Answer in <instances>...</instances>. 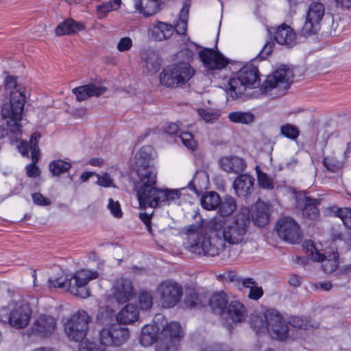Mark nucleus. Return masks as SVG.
Segmentation results:
<instances>
[{"label":"nucleus","mask_w":351,"mask_h":351,"mask_svg":"<svg viewBox=\"0 0 351 351\" xmlns=\"http://www.w3.org/2000/svg\"><path fill=\"white\" fill-rule=\"evenodd\" d=\"M250 210L241 207L227 222L222 237H209L199 234L191 238L189 250L197 255L215 256L223 252L226 243L229 245H243L247 241V233L250 226Z\"/></svg>","instance_id":"obj_1"},{"label":"nucleus","mask_w":351,"mask_h":351,"mask_svg":"<svg viewBox=\"0 0 351 351\" xmlns=\"http://www.w3.org/2000/svg\"><path fill=\"white\" fill-rule=\"evenodd\" d=\"M136 173L140 184L137 196L141 206L161 207L169 205L180 197L181 193L178 189H162L155 186L157 173L151 165L136 166Z\"/></svg>","instance_id":"obj_2"},{"label":"nucleus","mask_w":351,"mask_h":351,"mask_svg":"<svg viewBox=\"0 0 351 351\" xmlns=\"http://www.w3.org/2000/svg\"><path fill=\"white\" fill-rule=\"evenodd\" d=\"M158 330L154 324L145 325L141 330V344L149 346L158 342L157 351H176L182 337L180 324L176 322L167 324L159 334Z\"/></svg>","instance_id":"obj_3"},{"label":"nucleus","mask_w":351,"mask_h":351,"mask_svg":"<svg viewBox=\"0 0 351 351\" xmlns=\"http://www.w3.org/2000/svg\"><path fill=\"white\" fill-rule=\"evenodd\" d=\"M26 102L25 95L15 92L11 94L9 101L0 105V117L3 123L8 127L10 133L16 136L22 132L21 121Z\"/></svg>","instance_id":"obj_4"},{"label":"nucleus","mask_w":351,"mask_h":351,"mask_svg":"<svg viewBox=\"0 0 351 351\" xmlns=\"http://www.w3.org/2000/svg\"><path fill=\"white\" fill-rule=\"evenodd\" d=\"M261 79L258 69L252 64L243 66L237 77L228 80L226 88L227 95L233 100L242 98L247 88L259 87Z\"/></svg>","instance_id":"obj_5"},{"label":"nucleus","mask_w":351,"mask_h":351,"mask_svg":"<svg viewBox=\"0 0 351 351\" xmlns=\"http://www.w3.org/2000/svg\"><path fill=\"white\" fill-rule=\"evenodd\" d=\"M195 73V69L189 63L173 64L163 69L160 73V82L166 87L176 88L187 83Z\"/></svg>","instance_id":"obj_6"},{"label":"nucleus","mask_w":351,"mask_h":351,"mask_svg":"<svg viewBox=\"0 0 351 351\" xmlns=\"http://www.w3.org/2000/svg\"><path fill=\"white\" fill-rule=\"evenodd\" d=\"M91 317L84 310L78 311L64 324V331L71 341H81L86 336Z\"/></svg>","instance_id":"obj_7"},{"label":"nucleus","mask_w":351,"mask_h":351,"mask_svg":"<svg viewBox=\"0 0 351 351\" xmlns=\"http://www.w3.org/2000/svg\"><path fill=\"white\" fill-rule=\"evenodd\" d=\"M293 82L292 71L287 66H282L276 70L271 75H268L261 86L262 93H267L273 89L278 88L283 95Z\"/></svg>","instance_id":"obj_8"},{"label":"nucleus","mask_w":351,"mask_h":351,"mask_svg":"<svg viewBox=\"0 0 351 351\" xmlns=\"http://www.w3.org/2000/svg\"><path fill=\"white\" fill-rule=\"evenodd\" d=\"M159 300L165 308L176 306L181 300L183 289L181 285L172 280H165L158 287Z\"/></svg>","instance_id":"obj_9"},{"label":"nucleus","mask_w":351,"mask_h":351,"mask_svg":"<svg viewBox=\"0 0 351 351\" xmlns=\"http://www.w3.org/2000/svg\"><path fill=\"white\" fill-rule=\"evenodd\" d=\"M325 13V7L320 2H312L306 15V20L301 29L304 37L315 35L320 29V23Z\"/></svg>","instance_id":"obj_10"},{"label":"nucleus","mask_w":351,"mask_h":351,"mask_svg":"<svg viewBox=\"0 0 351 351\" xmlns=\"http://www.w3.org/2000/svg\"><path fill=\"white\" fill-rule=\"evenodd\" d=\"M9 324L16 329L26 327L30 321L32 309L23 301L10 302L7 306Z\"/></svg>","instance_id":"obj_11"},{"label":"nucleus","mask_w":351,"mask_h":351,"mask_svg":"<svg viewBox=\"0 0 351 351\" xmlns=\"http://www.w3.org/2000/svg\"><path fill=\"white\" fill-rule=\"evenodd\" d=\"M128 328L118 324L104 327L99 331V341L101 345L106 346H120L129 338Z\"/></svg>","instance_id":"obj_12"},{"label":"nucleus","mask_w":351,"mask_h":351,"mask_svg":"<svg viewBox=\"0 0 351 351\" xmlns=\"http://www.w3.org/2000/svg\"><path fill=\"white\" fill-rule=\"evenodd\" d=\"M267 332L275 339L285 341L288 337L289 328L281 314L275 309L266 311Z\"/></svg>","instance_id":"obj_13"},{"label":"nucleus","mask_w":351,"mask_h":351,"mask_svg":"<svg viewBox=\"0 0 351 351\" xmlns=\"http://www.w3.org/2000/svg\"><path fill=\"white\" fill-rule=\"evenodd\" d=\"M204 67L210 73L220 71L229 64V60L219 50L212 48H204L198 53Z\"/></svg>","instance_id":"obj_14"},{"label":"nucleus","mask_w":351,"mask_h":351,"mask_svg":"<svg viewBox=\"0 0 351 351\" xmlns=\"http://www.w3.org/2000/svg\"><path fill=\"white\" fill-rule=\"evenodd\" d=\"M276 231L279 237L291 243H299L302 237L300 225L289 217H284L278 220Z\"/></svg>","instance_id":"obj_15"},{"label":"nucleus","mask_w":351,"mask_h":351,"mask_svg":"<svg viewBox=\"0 0 351 351\" xmlns=\"http://www.w3.org/2000/svg\"><path fill=\"white\" fill-rule=\"evenodd\" d=\"M98 276L97 271L82 270L76 272L73 278H71V293L80 298H87L90 296V291L86 285L90 280L96 279Z\"/></svg>","instance_id":"obj_16"},{"label":"nucleus","mask_w":351,"mask_h":351,"mask_svg":"<svg viewBox=\"0 0 351 351\" xmlns=\"http://www.w3.org/2000/svg\"><path fill=\"white\" fill-rule=\"evenodd\" d=\"M305 247H307V251L310 252L313 261L322 263V267L325 273L331 274L338 268L339 261L337 251H332L325 256L316 249L311 241L306 242Z\"/></svg>","instance_id":"obj_17"},{"label":"nucleus","mask_w":351,"mask_h":351,"mask_svg":"<svg viewBox=\"0 0 351 351\" xmlns=\"http://www.w3.org/2000/svg\"><path fill=\"white\" fill-rule=\"evenodd\" d=\"M319 204L320 199L308 196H303L298 199V206L301 210L302 216L310 221H317L319 218Z\"/></svg>","instance_id":"obj_18"},{"label":"nucleus","mask_w":351,"mask_h":351,"mask_svg":"<svg viewBox=\"0 0 351 351\" xmlns=\"http://www.w3.org/2000/svg\"><path fill=\"white\" fill-rule=\"evenodd\" d=\"M134 287L132 281L126 278H119L114 285L113 295L119 303L128 302L134 295Z\"/></svg>","instance_id":"obj_19"},{"label":"nucleus","mask_w":351,"mask_h":351,"mask_svg":"<svg viewBox=\"0 0 351 351\" xmlns=\"http://www.w3.org/2000/svg\"><path fill=\"white\" fill-rule=\"evenodd\" d=\"M275 40L280 45H286L289 48L296 44V34L288 25L282 23L275 29L274 32Z\"/></svg>","instance_id":"obj_20"},{"label":"nucleus","mask_w":351,"mask_h":351,"mask_svg":"<svg viewBox=\"0 0 351 351\" xmlns=\"http://www.w3.org/2000/svg\"><path fill=\"white\" fill-rule=\"evenodd\" d=\"M174 32L171 24L161 21L151 23L148 28V36L156 41H162L170 38Z\"/></svg>","instance_id":"obj_21"},{"label":"nucleus","mask_w":351,"mask_h":351,"mask_svg":"<svg viewBox=\"0 0 351 351\" xmlns=\"http://www.w3.org/2000/svg\"><path fill=\"white\" fill-rule=\"evenodd\" d=\"M106 91L104 86H97L95 84H88L86 85L75 87L72 92L76 96L78 101H82L92 97H99Z\"/></svg>","instance_id":"obj_22"},{"label":"nucleus","mask_w":351,"mask_h":351,"mask_svg":"<svg viewBox=\"0 0 351 351\" xmlns=\"http://www.w3.org/2000/svg\"><path fill=\"white\" fill-rule=\"evenodd\" d=\"M254 178L249 174H241L233 182V188L239 197H245L254 190Z\"/></svg>","instance_id":"obj_23"},{"label":"nucleus","mask_w":351,"mask_h":351,"mask_svg":"<svg viewBox=\"0 0 351 351\" xmlns=\"http://www.w3.org/2000/svg\"><path fill=\"white\" fill-rule=\"evenodd\" d=\"M219 164L221 168L228 173H240L246 168L245 160L238 156H223Z\"/></svg>","instance_id":"obj_24"},{"label":"nucleus","mask_w":351,"mask_h":351,"mask_svg":"<svg viewBox=\"0 0 351 351\" xmlns=\"http://www.w3.org/2000/svg\"><path fill=\"white\" fill-rule=\"evenodd\" d=\"M226 311L228 317L234 323L243 322L247 317L246 307L237 300L231 301Z\"/></svg>","instance_id":"obj_25"},{"label":"nucleus","mask_w":351,"mask_h":351,"mask_svg":"<svg viewBox=\"0 0 351 351\" xmlns=\"http://www.w3.org/2000/svg\"><path fill=\"white\" fill-rule=\"evenodd\" d=\"M34 330L43 335L52 333L56 328V320L51 316L41 315L34 324Z\"/></svg>","instance_id":"obj_26"},{"label":"nucleus","mask_w":351,"mask_h":351,"mask_svg":"<svg viewBox=\"0 0 351 351\" xmlns=\"http://www.w3.org/2000/svg\"><path fill=\"white\" fill-rule=\"evenodd\" d=\"M160 0H134V7L144 16L156 14L160 6Z\"/></svg>","instance_id":"obj_27"},{"label":"nucleus","mask_w":351,"mask_h":351,"mask_svg":"<svg viewBox=\"0 0 351 351\" xmlns=\"http://www.w3.org/2000/svg\"><path fill=\"white\" fill-rule=\"evenodd\" d=\"M84 25L72 19H68L61 22L56 28L57 36L70 35L75 34L84 29Z\"/></svg>","instance_id":"obj_28"},{"label":"nucleus","mask_w":351,"mask_h":351,"mask_svg":"<svg viewBox=\"0 0 351 351\" xmlns=\"http://www.w3.org/2000/svg\"><path fill=\"white\" fill-rule=\"evenodd\" d=\"M268 207L263 202H258L254 206L252 214V219L255 225L263 227L267 225L269 221Z\"/></svg>","instance_id":"obj_29"},{"label":"nucleus","mask_w":351,"mask_h":351,"mask_svg":"<svg viewBox=\"0 0 351 351\" xmlns=\"http://www.w3.org/2000/svg\"><path fill=\"white\" fill-rule=\"evenodd\" d=\"M139 311L136 306L126 304L117 315L118 322L122 324H131L138 319Z\"/></svg>","instance_id":"obj_30"},{"label":"nucleus","mask_w":351,"mask_h":351,"mask_svg":"<svg viewBox=\"0 0 351 351\" xmlns=\"http://www.w3.org/2000/svg\"><path fill=\"white\" fill-rule=\"evenodd\" d=\"M210 306L215 313L222 315L228 307V298L224 292L217 293L212 295Z\"/></svg>","instance_id":"obj_31"},{"label":"nucleus","mask_w":351,"mask_h":351,"mask_svg":"<svg viewBox=\"0 0 351 351\" xmlns=\"http://www.w3.org/2000/svg\"><path fill=\"white\" fill-rule=\"evenodd\" d=\"M242 285L244 287L250 289L248 298L253 300H259L264 293L261 287L257 285V282L252 278H245L241 279Z\"/></svg>","instance_id":"obj_32"},{"label":"nucleus","mask_w":351,"mask_h":351,"mask_svg":"<svg viewBox=\"0 0 351 351\" xmlns=\"http://www.w3.org/2000/svg\"><path fill=\"white\" fill-rule=\"evenodd\" d=\"M218 206L219 213L224 218L230 216L236 210L237 205L234 197L226 195L222 200L220 199Z\"/></svg>","instance_id":"obj_33"},{"label":"nucleus","mask_w":351,"mask_h":351,"mask_svg":"<svg viewBox=\"0 0 351 351\" xmlns=\"http://www.w3.org/2000/svg\"><path fill=\"white\" fill-rule=\"evenodd\" d=\"M227 222L223 217H215L208 220L205 226L209 232L216 233L215 237H222V231L224 230Z\"/></svg>","instance_id":"obj_34"},{"label":"nucleus","mask_w":351,"mask_h":351,"mask_svg":"<svg viewBox=\"0 0 351 351\" xmlns=\"http://www.w3.org/2000/svg\"><path fill=\"white\" fill-rule=\"evenodd\" d=\"M220 202L219 195L216 192H208L201 197L202 206L208 210L216 209Z\"/></svg>","instance_id":"obj_35"},{"label":"nucleus","mask_w":351,"mask_h":351,"mask_svg":"<svg viewBox=\"0 0 351 351\" xmlns=\"http://www.w3.org/2000/svg\"><path fill=\"white\" fill-rule=\"evenodd\" d=\"M250 325L256 333L267 332L266 312L263 314L252 315Z\"/></svg>","instance_id":"obj_36"},{"label":"nucleus","mask_w":351,"mask_h":351,"mask_svg":"<svg viewBox=\"0 0 351 351\" xmlns=\"http://www.w3.org/2000/svg\"><path fill=\"white\" fill-rule=\"evenodd\" d=\"M71 167V162L60 159L51 161L49 165V171L53 176H59L67 172Z\"/></svg>","instance_id":"obj_37"},{"label":"nucleus","mask_w":351,"mask_h":351,"mask_svg":"<svg viewBox=\"0 0 351 351\" xmlns=\"http://www.w3.org/2000/svg\"><path fill=\"white\" fill-rule=\"evenodd\" d=\"M121 0H109L97 6L98 18L102 19L112 10H117L121 5Z\"/></svg>","instance_id":"obj_38"},{"label":"nucleus","mask_w":351,"mask_h":351,"mask_svg":"<svg viewBox=\"0 0 351 351\" xmlns=\"http://www.w3.org/2000/svg\"><path fill=\"white\" fill-rule=\"evenodd\" d=\"M228 119L232 123L250 124L254 120V115L247 112H232L228 114Z\"/></svg>","instance_id":"obj_39"},{"label":"nucleus","mask_w":351,"mask_h":351,"mask_svg":"<svg viewBox=\"0 0 351 351\" xmlns=\"http://www.w3.org/2000/svg\"><path fill=\"white\" fill-rule=\"evenodd\" d=\"M152 147L144 146L136 154V165H149L152 160Z\"/></svg>","instance_id":"obj_40"},{"label":"nucleus","mask_w":351,"mask_h":351,"mask_svg":"<svg viewBox=\"0 0 351 351\" xmlns=\"http://www.w3.org/2000/svg\"><path fill=\"white\" fill-rule=\"evenodd\" d=\"M323 165L332 173H338L343 167V162L338 160L335 156H328L323 158Z\"/></svg>","instance_id":"obj_41"},{"label":"nucleus","mask_w":351,"mask_h":351,"mask_svg":"<svg viewBox=\"0 0 351 351\" xmlns=\"http://www.w3.org/2000/svg\"><path fill=\"white\" fill-rule=\"evenodd\" d=\"M257 181L260 188L266 190H272L274 188V179L266 173L256 169Z\"/></svg>","instance_id":"obj_42"},{"label":"nucleus","mask_w":351,"mask_h":351,"mask_svg":"<svg viewBox=\"0 0 351 351\" xmlns=\"http://www.w3.org/2000/svg\"><path fill=\"white\" fill-rule=\"evenodd\" d=\"M5 89L10 92V96L12 93L19 92L22 95H25L23 88L16 82V78L12 75H8L4 81Z\"/></svg>","instance_id":"obj_43"},{"label":"nucleus","mask_w":351,"mask_h":351,"mask_svg":"<svg viewBox=\"0 0 351 351\" xmlns=\"http://www.w3.org/2000/svg\"><path fill=\"white\" fill-rule=\"evenodd\" d=\"M280 134L290 140L295 141L300 135V130L296 126L287 123L280 127Z\"/></svg>","instance_id":"obj_44"},{"label":"nucleus","mask_w":351,"mask_h":351,"mask_svg":"<svg viewBox=\"0 0 351 351\" xmlns=\"http://www.w3.org/2000/svg\"><path fill=\"white\" fill-rule=\"evenodd\" d=\"M160 60L157 55L151 52L147 54V57L145 58V66L147 69V70L151 73H156L160 69Z\"/></svg>","instance_id":"obj_45"},{"label":"nucleus","mask_w":351,"mask_h":351,"mask_svg":"<svg viewBox=\"0 0 351 351\" xmlns=\"http://www.w3.org/2000/svg\"><path fill=\"white\" fill-rule=\"evenodd\" d=\"M48 285L49 289L51 288H61L66 289L69 292H71V278H69L67 277H59L54 280H49Z\"/></svg>","instance_id":"obj_46"},{"label":"nucleus","mask_w":351,"mask_h":351,"mask_svg":"<svg viewBox=\"0 0 351 351\" xmlns=\"http://www.w3.org/2000/svg\"><path fill=\"white\" fill-rule=\"evenodd\" d=\"M178 138L182 141L183 145L191 150H195L197 142L195 141L193 135L188 132H182L178 135Z\"/></svg>","instance_id":"obj_47"},{"label":"nucleus","mask_w":351,"mask_h":351,"mask_svg":"<svg viewBox=\"0 0 351 351\" xmlns=\"http://www.w3.org/2000/svg\"><path fill=\"white\" fill-rule=\"evenodd\" d=\"M138 304L143 310L151 308L153 304L152 295L146 291H142L138 295Z\"/></svg>","instance_id":"obj_48"},{"label":"nucleus","mask_w":351,"mask_h":351,"mask_svg":"<svg viewBox=\"0 0 351 351\" xmlns=\"http://www.w3.org/2000/svg\"><path fill=\"white\" fill-rule=\"evenodd\" d=\"M288 323L289 325L297 328L308 329L309 326L314 327L309 324V322L306 318L300 316H291L289 318Z\"/></svg>","instance_id":"obj_49"},{"label":"nucleus","mask_w":351,"mask_h":351,"mask_svg":"<svg viewBox=\"0 0 351 351\" xmlns=\"http://www.w3.org/2000/svg\"><path fill=\"white\" fill-rule=\"evenodd\" d=\"M336 216L341 218L344 226L348 229H351V209L348 208H337Z\"/></svg>","instance_id":"obj_50"},{"label":"nucleus","mask_w":351,"mask_h":351,"mask_svg":"<svg viewBox=\"0 0 351 351\" xmlns=\"http://www.w3.org/2000/svg\"><path fill=\"white\" fill-rule=\"evenodd\" d=\"M112 317V311L108 308H100L97 316V322L104 324L109 322Z\"/></svg>","instance_id":"obj_51"},{"label":"nucleus","mask_w":351,"mask_h":351,"mask_svg":"<svg viewBox=\"0 0 351 351\" xmlns=\"http://www.w3.org/2000/svg\"><path fill=\"white\" fill-rule=\"evenodd\" d=\"M108 208L111 214L117 218H121L123 216V213L121 208L120 204L118 201H114L112 198L109 199Z\"/></svg>","instance_id":"obj_52"},{"label":"nucleus","mask_w":351,"mask_h":351,"mask_svg":"<svg viewBox=\"0 0 351 351\" xmlns=\"http://www.w3.org/2000/svg\"><path fill=\"white\" fill-rule=\"evenodd\" d=\"M132 47V40L130 37L121 38L117 43V50L120 52L129 51Z\"/></svg>","instance_id":"obj_53"},{"label":"nucleus","mask_w":351,"mask_h":351,"mask_svg":"<svg viewBox=\"0 0 351 351\" xmlns=\"http://www.w3.org/2000/svg\"><path fill=\"white\" fill-rule=\"evenodd\" d=\"M198 114L207 123L213 122L218 119V114L212 112H209L204 108L197 110Z\"/></svg>","instance_id":"obj_54"},{"label":"nucleus","mask_w":351,"mask_h":351,"mask_svg":"<svg viewBox=\"0 0 351 351\" xmlns=\"http://www.w3.org/2000/svg\"><path fill=\"white\" fill-rule=\"evenodd\" d=\"M95 175L97 177V184L98 185L104 187H110L111 186L114 187V186L112 185V180L108 173H105L102 176L98 174Z\"/></svg>","instance_id":"obj_55"},{"label":"nucleus","mask_w":351,"mask_h":351,"mask_svg":"<svg viewBox=\"0 0 351 351\" xmlns=\"http://www.w3.org/2000/svg\"><path fill=\"white\" fill-rule=\"evenodd\" d=\"M32 199L34 204L39 205V206H49L51 204V200L43 196L40 193H35L32 195Z\"/></svg>","instance_id":"obj_56"},{"label":"nucleus","mask_w":351,"mask_h":351,"mask_svg":"<svg viewBox=\"0 0 351 351\" xmlns=\"http://www.w3.org/2000/svg\"><path fill=\"white\" fill-rule=\"evenodd\" d=\"M274 46V43L272 41H267L258 55V58L260 60L266 58L273 51Z\"/></svg>","instance_id":"obj_57"},{"label":"nucleus","mask_w":351,"mask_h":351,"mask_svg":"<svg viewBox=\"0 0 351 351\" xmlns=\"http://www.w3.org/2000/svg\"><path fill=\"white\" fill-rule=\"evenodd\" d=\"M81 351H106V349L95 342H86L82 346Z\"/></svg>","instance_id":"obj_58"},{"label":"nucleus","mask_w":351,"mask_h":351,"mask_svg":"<svg viewBox=\"0 0 351 351\" xmlns=\"http://www.w3.org/2000/svg\"><path fill=\"white\" fill-rule=\"evenodd\" d=\"M36 163L32 162L26 166V173L29 178H36L40 175V170L36 165Z\"/></svg>","instance_id":"obj_59"},{"label":"nucleus","mask_w":351,"mask_h":351,"mask_svg":"<svg viewBox=\"0 0 351 351\" xmlns=\"http://www.w3.org/2000/svg\"><path fill=\"white\" fill-rule=\"evenodd\" d=\"M200 351H232V350L229 347L224 345L214 344L206 346L202 348Z\"/></svg>","instance_id":"obj_60"},{"label":"nucleus","mask_w":351,"mask_h":351,"mask_svg":"<svg viewBox=\"0 0 351 351\" xmlns=\"http://www.w3.org/2000/svg\"><path fill=\"white\" fill-rule=\"evenodd\" d=\"M190 6V0H186L184 2L182 8L179 14L180 19L188 20Z\"/></svg>","instance_id":"obj_61"},{"label":"nucleus","mask_w":351,"mask_h":351,"mask_svg":"<svg viewBox=\"0 0 351 351\" xmlns=\"http://www.w3.org/2000/svg\"><path fill=\"white\" fill-rule=\"evenodd\" d=\"M187 21L188 20L178 19L174 29L178 34L183 35L186 33L187 29Z\"/></svg>","instance_id":"obj_62"},{"label":"nucleus","mask_w":351,"mask_h":351,"mask_svg":"<svg viewBox=\"0 0 351 351\" xmlns=\"http://www.w3.org/2000/svg\"><path fill=\"white\" fill-rule=\"evenodd\" d=\"M163 130L170 135L176 134L179 132V126L176 123H168L163 127Z\"/></svg>","instance_id":"obj_63"},{"label":"nucleus","mask_w":351,"mask_h":351,"mask_svg":"<svg viewBox=\"0 0 351 351\" xmlns=\"http://www.w3.org/2000/svg\"><path fill=\"white\" fill-rule=\"evenodd\" d=\"M185 304L190 307H195L197 305V295L196 293H189L186 296V298L184 300Z\"/></svg>","instance_id":"obj_64"}]
</instances>
